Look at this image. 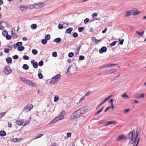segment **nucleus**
I'll return each instance as SVG.
<instances>
[{"label":"nucleus","instance_id":"f257e3e1","mask_svg":"<svg viewBox=\"0 0 146 146\" xmlns=\"http://www.w3.org/2000/svg\"><path fill=\"white\" fill-rule=\"evenodd\" d=\"M141 131L140 127L137 128L136 131L135 137L134 139V138L135 136V131L134 130H132L130 133L129 134L128 137L129 139L131 140L129 142V144H133V146H137L138 145L140 139L138 136L140 134Z\"/></svg>","mask_w":146,"mask_h":146},{"label":"nucleus","instance_id":"f03ea898","mask_svg":"<svg viewBox=\"0 0 146 146\" xmlns=\"http://www.w3.org/2000/svg\"><path fill=\"white\" fill-rule=\"evenodd\" d=\"M88 108V106H85L76 111L72 115L70 119H74L84 114L87 111Z\"/></svg>","mask_w":146,"mask_h":146},{"label":"nucleus","instance_id":"7ed1b4c3","mask_svg":"<svg viewBox=\"0 0 146 146\" xmlns=\"http://www.w3.org/2000/svg\"><path fill=\"white\" fill-rule=\"evenodd\" d=\"M133 10H129L126 11L124 15L125 17H127L132 15L133 16H136L141 13V12L139 11L136 8H133Z\"/></svg>","mask_w":146,"mask_h":146},{"label":"nucleus","instance_id":"20e7f679","mask_svg":"<svg viewBox=\"0 0 146 146\" xmlns=\"http://www.w3.org/2000/svg\"><path fill=\"white\" fill-rule=\"evenodd\" d=\"M60 77L61 75L60 74L56 75L52 78L50 82V83L51 85L56 84L60 80Z\"/></svg>","mask_w":146,"mask_h":146},{"label":"nucleus","instance_id":"39448f33","mask_svg":"<svg viewBox=\"0 0 146 146\" xmlns=\"http://www.w3.org/2000/svg\"><path fill=\"white\" fill-rule=\"evenodd\" d=\"M12 70L10 67L8 66H6L5 67L4 69V71L5 73L6 74H9L12 72Z\"/></svg>","mask_w":146,"mask_h":146},{"label":"nucleus","instance_id":"423d86ee","mask_svg":"<svg viewBox=\"0 0 146 146\" xmlns=\"http://www.w3.org/2000/svg\"><path fill=\"white\" fill-rule=\"evenodd\" d=\"M74 69L75 68L73 66H70L67 69V74L69 75L72 74L74 72Z\"/></svg>","mask_w":146,"mask_h":146},{"label":"nucleus","instance_id":"0eeeda50","mask_svg":"<svg viewBox=\"0 0 146 146\" xmlns=\"http://www.w3.org/2000/svg\"><path fill=\"white\" fill-rule=\"evenodd\" d=\"M33 106L31 104H28L24 108L23 111L27 112L31 110L33 108Z\"/></svg>","mask_w":146,"mask_h":146},{"label":"nucleus","instance_id":"6e6552de","mask_svg":"<svg viewBox=\"0 0 146 146\" xmlns=\"http://www.w3.org/2000/svg\"><path fill=\"white\" fill-rule=\"evenodd\" d=\"M63 119L62 117H61V116H60L59 115L56 117V118H54L53 120H52L50 122V124H52L62 119Z\"/></svg>","mask_w":146,"mask_h":146},{"label":"nucleus","instance_id":"1a4fd4ad","mask_svg":"<svg viewBox=\"0 0 146 146\" xmlns=\"http://www.w3.org/2000/svg\"><path fill=\"white\" fill-rule=\"evenodd\" d=\"M117 70L116 69H113L110 70H108L105 71V73L106 74H110L116 72Z\"/></svg>","mask_w":146,"mask_h":146},{"label":"nucleus","instance_id":"9d476101","mask_svg":"<svg viewBox=\"0 0 146 146\" xmlns=\"http://www.w3.org/2000/svg\"><path fill=\"white\" fill-rule=\"evenodd\" d=\"M126 137V136L124 135H121L118 136L117 138L116 141H119Z\"/></svg>","mask_w":146,"mask_h":146},{"label":"nucleus","instance_id":"9b49d317","mask_svg":"<svg viewBox=\"0 0 146 146\" xmlns=\"http://www.w3.org/2000/svg\"><path fill=\"white\" fill-rule=\"evenodd\" d=\"M15 29L14 28H12L11 30V36L14 38H15L18 36L17 35L15 34Z\"/></svg>","mask_w":146,"mask_h":146},{"label":"nucleus","instance_id":"f8f14e48","mask_svg":"<svg viewBox=\"0 0 146 146\" xmlns=\"http://www.w3.org/2000/svg\"><path fill=\"white\" fill-rule=\"evenodd\" d=\"M107 50V48L106 46H103L99 50L100 53L102 54L104 52H106Z\"/></svg>","mask_w":146,"mask_h":146},{"label":"nucleus","instance_id":"ddd939ff","mask_svg":"<svg viewBox=\"0 0 146 146\" xmlns=\"http://www.w3.org/2000/svg\"><path fill=\"white\" fill-rule=\"evenodd\" d=\"M7 47L9 48V49L5 48L4 50V52L5 53H8L9 51L11 50L12 48V46L9 45L7 46Z\"/></svg>","mask_w":146,"mask_h":146},{"label":"nucleus","instance_id":"4468645a","mask_svg":"<svg viewBox=\"0 0 146 146\" xmlns=\"http://www.w3.org/2000/svg\"><path fill=\"white\" fill-rule=\"evenodd\" d=\"M22 43L21 42H17L16 44H13V46L14 48H16L17 46H21L22 45Z\"/></svg>","mask_w":146,"mask_h":146},{"label":"nucleus","instance_id":"2eb2a0df","mask_svg":"<svg viewBox=\"0 0 146 146\" xmlns=\"http://www.w3.org/2000/svg\"><path fill=\"white\" fill-rule=\"evenodd\" d=\"M44 3L42 2L36 5L37 6L36 7L38 8H42L44 6Z\"/></svg>","mask_w":146,"mask_h":146},{"label":"nucleus","instance_id":"dca6fc26","mask_svg":"<svg viewBox=\"0 0 146 146\" xmlns=\"http://www.w3.org/2000/svg\"><path fill=\"white\" fill-rule=\"evenodd\" d=\"M31 63L32 64L33 66L35 68H36L38 67L37 63L36 62H35V61L34 60H32L31 62Z\"/></svg>","mask_w":146,"mask_h":146},{"label":"nucleus","instance_id":"f3484780","mask_svg":"<svg viewBox=\"0 0 146 146\" xmlns=\"http://www.w3.org/2000/svg\"><path fill=\"white\" fill-rule=\"evenodd\" d=\"M27 7L23 5H21L20 6V8L22 11H25L27 10Z\"/></svg>","mask_w":146,"mask_h":146},{"label":"nucleus","instance_id":"a211bd4d","mask_svg":"<svg viewBox=\"0 0 146 146\" xmlns=\"http://www.w3.org/2000/svg\"><path fill=\"white\" fill-rule=\"evenodd\" d=\"M16 123L19 125H22L24 123V121L23 120H17L16 121Z\"/></svg>","mask_w":146,"mask_h":146},{"label":"nucleus","instance_id":"6ab92c4d","mask_svg":"<svg viewBox=\"0 0 146 146\" xmlns=\"http://www.w3.org/2000/svg\"><path fill=\"white\" fill-rule=\"evenodd\" d=\"M64 24H65V23L64 22H62L60 23L58 26V29H62L63 28V25Z\"/></svg>","mask_w":146,"mask_h":146},{"label":"nucleus","instance_id":"aec40b11","mask_svg":"<svg viewBox=\"0 0 146 146\" xmlns=\"http://www.w3.org/2000/svg\"><path fill=\"white\" fill-rule=\"evenodd\" d=\"M24 82L29 85L31 86L33 85V83L29 80L26 79L25 80Z\"/></svg>","mask_w":146,"mask_h":146},{"label":"nucleus","instance_id":"412c9836","mask_svg":"<svg viewBox=\"0 0 146 146\" xmlns=\"http://www.w3.org/2000/svg\"><path fill=\"white\" fill-rule=\"evenodd\" d=\"M23 140V139L22 138H15L13 139V142H20Z\"/></svg>","mask_w":146,"mask_h":146},{"label":"nucleus","instance_id":"4be33fe9","mask_svg":"<svg viewBox=\"0 0 146 146\" xmlns=\"http://www.w3.org/2000/svg\"><path fill=\"white\" fill-rule=\"evenodd\" d=\"M135 33L137 34L138 35H139V36H141V37L143 35L144 33V31H143L142 32H139L138 31H136Z\"/></svg>","mask_w":146,"mask_h":146},{"label":"nucleus","instance_id":"5701e85b","mask_svg":"<svg viewBox=\"0 0 146 146\" xmlns=\"http://www.w3.org/2000/svg\"><path fill=\"white\" fill-rule=\"evenodd\" d=\"M123 98H129V96L127 95V94L125 93H123L121 96Z\"/></svg>","mask_w":146,"mask_h":146},{"label":"nucleus","instance_id":"b1692460","mask_svg":"<svg viewBox=\"0 0 146 146\" xmlns=\"http://www.w3.org/2000/svg\"><path fill=\"white\" fill-rule=\"evenodd\" d=\"M6 61L8 63H10L12 61V58L10 57H8L6 58Z\"/></svg>","mask_w":146,"mask_h":146},{"label":"nucleus","instance_id":"393cba45","mask_svg":"<svg viewBox=\"0 0 146 146\" xmlns=\"http://www.w3.org/2000/svg\"><path fill=\"white\" fill-rule=\"evenodd\" d=\"M29 68L28 66L26 64H24L23 66V68L24 70H27Z\"/></svg>","mask_w":146,"mask_h":146},{"label":"nucleus","instance_id":"a878e982","mask_svg":"<svg viewBox=\"0 0 146 146\" xmlns=\"http://www.w3.org/2000/svg\"><path fill=\"white\" fill-rule=\"evenodd\" d=\"M24 47L23 46H19L17 50L19 51H23L24 49Z\"/></svg>","mask_w":146,"mask_h":146},{"label":"nucleus","instance_id":"bb28decb","mask_svg":"<svg viewBox=\"0 0 146 146\" xmlns=\"http://www.w3.org/2000/svg\"><path fill=\"white\" fill-rule=\"evenodd\" d=\"M6 135V132L4 131H0V135L1 136H4Z\"/></svg>","mask_w":146,"mask_h":146},{"label":"nucleus","instance_id":"cd10ccee","mask_svg":"<svg viewBox=\"0 0 146 146\" xmlns=\"http://www.w3.org/2000/svg\"><path fill=\"white\" fill-rule=\"evenodd\" d=\"M72 30L73 29L72 28H69L66 30V32L68 34H70L72 31Z\"/></svg>","mask_w":146,"mask_h":146},{"label":"nucleus","instance_id":"c85d7f7f","mask_svg":"<svg viewBox=\"0 0 146 146\" xmlns=\"http://www.w3.org/2000/svg\"><path fill=\"white\" fill-rule=\"evenodd\" d=\"M65 111H62L61 113L60 114V116H61V117L63 119L64 118V115L65 114Z\"/></svg>","mask_w":146,"mask_h":146},{"label":"nucleus","instance_id":"c756f323","mask_svg":"<svg viewBox=\"0 0 146 146\" xmlns=\"http://www.w3.org/2000/svg\"><path fill=\"white\" fill-rule=\"evenodd\" d=\"M31 27L32 29H35L37 28V25L36 24H32L31 26Z\"/></svg>","mask_w":146,"mask_h":146},{"label":"nucleus","instance_id":"7c9ffc66","mask_svg":"<svg viewBox=\"0 0 146 146\" xmlns=\"http://www.w3.org/2000/svg\"><path fill=\"white\" fill-rule=\"evenodd\" d=\"M54 41L56 43H59L61 41V38H58L54 40Z\"/></svg>","mask_w":146,"mask_h":146},{"label":"nucleus","instance_id":"2f4dec72","mask_svg":"<svg viewBox=\"0 0 146 146\" xmlns=\"http://www.w3.org/2000/svg\"><path fill=\"white\" fill-rule=\"evenodd\" d=\"M59 99V98L58 96H55L54 98V101L55 102H56Z\"/></svg>","mask_w":146,"mask_h":146},{"label":"nucleus","instance_id":"473e14b6","mask_svg":"<svg viewBox=\"0 0 146 146\" xmlns=\"http://www.w3.org/2000/svg\"><path fill=\"white\" fill-rule=\"evenodd\" d=\"M113 123L116 124L117 123L116 122V121H111L108 122V123H106V125H108L109 124H111Z\"/></svg>","mask_w":146,"mask_h":146},{"label":"nucleus","instance_id":"72a5a7b5","mask_svg":"<svg viewBox=\"0 0 146 146\" xmlns=\"http://www.w3.org/2000/svg\"><path fill=\"white\" fill-rule=\"evenodd\" d=\"M32 52L34 55L38 53L37 50L35 49H33L32 50Z\"/></svg>","mask_w":146,"mask_h":146},{"label":"nucleus","instance_id":"f704fd0d","mask_svg":"<svg viewBox=\"0 0 146 146\" xmlns=\"http://www.w3.org/2000/svg\"><path fill=\"white\" fill-rule=\"evenodd\" d=\"M3 35L4 36H5L8 34L7 31L6 30H5L2 32Z\"/></svg>","mask_w":146,"mask_h":146},{"label":"nucleus","instance_id":"c9c22d12","mask_svg":"<svg viewBox=\"0 0 146 146\" xmlns=\"http://www.w3.org/2000/svg\"><path fill=\"white\" fill-rule=\"evenodd\" d=\"M45 38L46 40H48L50 38V35L49 34L46 35L45 37Z\"/></svg>","mask_w":146,"mask_h":146},{"label":"nucleus","instance_id":"e433bc0d","mask_svg":"<svg viewBox=\"0 0 146 146\" xmlns=\"http://www.w3.org/2000/svg\"><path fill=\"white\" fill-rule=\"evenodd\" d=\"M98 15V14L97 13H93L92 15V17L93 18H95V17L97 16Z\"/></svg>","mask_w":146,"mask_h":146},{"label":"nucleus","instance_id":"4c0bfd02","mask_svg":"<svg viewBox=\"0 0 146 146\" xmlns=\"http://www.w3.org/2000/svg\"><path fill=\"white\" fill-rule=\"evenodd\" d=\"M117 42V41H114L112 43L110 44V45L111 46H114Z\"/></svg>","mask_w":146,"mask_h":146},{"label":"nucleus","instance_id":"58836bf2","mask_svg":"<svg viewBox=\"0 0 146 146\" xmlns=\"http://www.w3.org/2000/svg\"><path fill=\"white\" fill-rule=\"evenodd\" d=\"M47 40L45 39H42L41 40V43L43 44H46L47 42Z\"/></svg>","mask_w":146,"mask_h":146},{"label":"nucleus","instance_id":"ea45409f","mask_svg":"<svg viewBox=\"0 0 146 146\" xmlns=\"http://www.w3.org/2000/svg\"><path fill=\"white\" fill-rule=\"evenodd\" d=\"M84 28L83 27H80L78 28V31L79 32H82Z\"/></svg>","mask_w":146,"mask_h":146},{"label":"nucleus","instance_id":"a19ab883","mask_svg":"<svg viewBox=\"0 0 146 146\" xmlns=\"http://www.w3.org/2000/svg\"><path fill=\"white\" fill-rule=\"evenodd\" d=\"M68 56L69 57H72L74 56V53L72 52H70L68 54Z\"/></svg>","mask_w":146,"mask_h":146},{"label":"nucleus","instance_id":"79ce46f5","mask_svg":"<svg viewBox=\"0 0 146 146\" xmlns=\"http://www.w3.org/2000/svg\"><path fill=\"white\" fill-rule=\"evenodd\" d=\"M43 61L42 60H41L39 62L38 64V65L39 66H41L43 65Z\"/></svg>","mask_w":146,"mask_h":146},{"label":"nucleus","instance_id":"37998d69","mask_svg":"<svg viewBox=\"0 0 146 146\" xmlns=\"http://www.w3.org/2000/svg\"><path fill=\"white\" fill-rule=\"evenodd\" d=\"M72 36L74 38H76L78 36V34L74 32Z\"/></svg>","mask_w":146,"mask_h":146},{"label":"nucleus","instance_id":"c03bdc74","mask_svg":"<svg viewBox=\"0 0 146 146\" xmlns=\"http://www.w3.org/2000/svg\"><path fill=\"white\" fill-rule=\"evenodd\" d=\"M84 57L83 56H80L79 58V59L80 60H84Z\"/></svg>","mask_w":146,"mask_h":146},{"label":"nucleus","instance_id":"a18cd8bd","mask_svg":"<svg viewBox=\"0 0 146 146\" xmlns=\"http://www.w3.org/2000/svg\"><path fill=\"white\" fill-rule=\"evenodd\" d=\"M52 56L54 57H56L57 56V53L56 52H54L52 53Z\"/></svg>","mask_w":146,"mask_h":146},{"label":"nucleus","instance_id":"49530a36","mask_svg":"<svg viewBox=\"0 0 146 146\" xmlns=\"http://www.w3.org/2000/svg\"><path fill=\"white\" fill-rule=\"evenodd\" d=\"M89 21V19L88 18H86L84 21V23L85 24H86Z\"/></svg>","mask_w":146,"mask_h":146},{"label":"nucleus","instance_id":"de8ad7c7","mask_svg":"<svg viewBox=\"0 0 146 146\" xmlns=\"http://www.w3.org/2000/svg\"><path fill=\"white\" fill-rule=\"evenodd\" d=\"M144 95L145 94L144 93H142L139 95V97L140 98H144Z\"/></svg>","mask_w":146,"mask_h":146},{"label":"nucleus","instance_id":"09e8293b","mask_svg":"<svg viewBox=\"0 0 146 146\" xmlns=\"http://www.w3.org/2000/svg\"><path fill=\"white\" fill-rule=\"evenodd\" d=\"M7 40H10L11 39V37L10 35L8 34L5 36Z\"/></svg>","mask_w":146,"mask_h":146},{"label":"nucleus","instance_id":"8fccbe9b","mask_svg":"<svg viewBox=\"0 0 146 146\" xmlns=\"http://www.w3.org/2000/svg\"><path fill=\"white\" fill-rule=\"evenodd\" d=\"M23 58L24 60H28L29 59V57L26 55H24L23 56Z\"/></svg>","mask_w":146,"mask_h":146},{"label":"nucleus","instance_id":"3c124183","mask_svg":"<svg viewBox=\"0 0 146 146\" xmlns=\"http://www.w3.org/2000/svg\"><path fill=\"white\" fill-rule=\"evenodd\" d=\"M38 78L40 79H42L43 78V76L42 74L41 73H39L38 74Z\"/></svg>","mask_w":146,"mask_h":146},{"label":"nucleus","instance_id":"603ef678","mask_svg":"<svg viewBox=\"0 0 146 146\" xmlns=\"http://www.w3.org/2000/svg\"><path fill=\"white\" fill-rule=\"evenodd\" d=\"M85 98V97L84 96H83L79 100V102H81L82 101L84 100Z\"/></svg>","mask_w":146,"mask_h":146},{"label":"nucleus","instance_id":"864d4df0","mask_svg":"<svg viewBox=\"0 0 146 146\" xmlns=\"http://www.w3.org/2000/svg\"><path fill=\"white\" fill-rule=\"evenodd\" d=\"M130 109L129 108L125 109L124 110V113H127L129 112V111H130Z\"/></svg>","mask_w":146,"mask_h":146},{"label":"nucleus","instance_id":"5fc2aeb1","mask_svg":"<svg viewBox=\"0 0 146 146\" xmlns=\"http://www.w3.org/2000/svg\"><path fill=\"white\" fill-rule=\"evenodd\" d=\"M5 114V112H3L0 113V118H1L3 116H4Z\"/></svg>","mask_w":146,"mask_h":146},{"label":"nucleus","instance_id":"6e6d98bb","mask_svg":"<svg viewBox=\"0 0 146 146\" xmlns=\"http://www.w3.org/2000/svg\"><path fill=\"white\" fill-rule=\"evenodd\" d=\"M12 58L14 59H17L18 58V56L17 55H15Z\"/></svg>","mask_w":146,"mask_h":146},{"label":"nucleus","instance_id":"4d7b16f0","mask_svg":"<svg viewBox=\"0 0 146 146\" xmlns=\"http://www.w3.org/2000/svg\"><path fill=\"white\" fill-rule=\"evenodd\" d=\"M101 39L97 40L96 39L95 42H96V43L97 44L99 43V42H101Z\"/></svg>","mask_w":146,"mask_h":146},{"label":"nucleus","instance_id":"13d9d810","mask_svg":"<svg viewBox=\"0 0 146 146\" xmlns=\"http://www.w3.org/2000/svg\"><path fill=\"white\" fill-rule=\"evenodd\" d=\"M103 108H102L101 110L98 111L95 113V115H96L98 113H100L103 110Z\"/></svg>","mask_w":146,"mask_h":146},{"label":"nucleus","instance_id":"bf43d9fd","mask_svg":"<svg viewBox=\"0 0 146 146\" xmlns=\"http://www.w3.org/2000/svg\"><path fill=\"white\" fill-rule=\"evenodd\" d=\"M43 135L42 134H40L39 135H37L36 136V138L35 139H36L39 137H40L42 136Z\"/></svg>","mask_w":146,"mask_h":146},{"label":"nucleus","instance_id":"052dcab7","mask_svg":"<svg viewBox=\"0 0 146 146\" xmlns=\"http://www.w3.org/2000/svg\"><path fill=\"white\" fill-rule=\"evenodd\" d=\"M96 39V38L94 36L92 37L91 38V40L93 42H95Z\"/></svg>","mask_w":146,"mask_h":146},{"label":"nucleus","instance_id":"680f3d73","mask_svg":"<svg viewBox=\"0 0 146 146\" xmlns=\"http://www.w3.org/2000/svg\"><path fill=\"white\" fill-rule=\"evenodd\" d=\"M104 120L100 121L98 122V124H100L103 123H104Z\"/></svg>","mask_w":146,"mask_h":146},{"label":"nucleus","instance_id":"e2e57ef3","mask_svg":"<svg viewBox=\"0 0 146 146\" xmlns=\"http://www.w3.org/2000/svg\"><path fill=\"white\" fill-rule=\"evenodd\" d=\"M67 137H70L71 136V134L70 132H68L66 133Z\"/></svg>","mask_w":146,"mask_h":146},{"label":"nucleus","instance_id":"0e129e2a","mask_svg":"<svg viewBox=\"0 0 146 146\" xmlns=\"http://www.w3.org/2000/svg\"><path fill=\"white\" fill-rule=\"evenodd\" d=\"M113 99H111L110 100V102L109 101V103H110L111 105H112L113 104Z\"/></svg>","mask_w":146,"mask_h":146},{"label":"nucleus","instance_id":"69168bd1","mask_svg":"<svg viewBox=\"0 0 146 146\" xmlns=\"http://www.w3.org/2000/svg\"><path fill=\"white\" fill-rule=\"evenodd\" d=\"M134 102L135 104H138L139 102V101L138 100H134Z\"/></svg>","mask_w":146,"mask_h":146},{"label":"nucleus","instance_id":"338daca9","mask_svg":"<svg viewBox=\"0 0 146 146\" xmlns=\"http://www.w3.org/2000/svg\"><path fill=\"white\" fill-rule=\"evenodd\" d=\"M111 108L110 107H107L105 110V111L106 112L108 110H109Z\"/></svg>","mask_w":146,"mask_h":146},{"label":"nucleus","instance_id":"774afa93","mask_svg":"<svg viewBox=\"0 0 146 146\" xmlns=\"http://www.w3.org/2000/svg\"><path fill=\"white\" fill-rule=\"evenodd\" d=\"M108 100V99L107 98H106L102 101V102L104 103Z\"/></svg>","mask_w":146,"mask_h":146}]
</instances>
